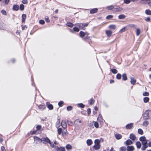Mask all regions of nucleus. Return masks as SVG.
I'll return each instance as SVG.
<instances>
[{
  "instance_id": "1",
  "label": "nucleus",
  "mask_w": 151,
  "mask_h": 151,
  "mask_svg": "<svg viewBox=\"0 0 151 151\" xmlns=\"http://www.w3.org/2000/svg\"><path fill=\"white\" fill-rule=\"evenodd\" d=\"M139 140L142 142L143 146L141 148L142 150H145L148 147L147 145L148 140L146 139V137L144 136L141 137L139 138Z\"/></svg>"
},
{
  "instance_id": "2",
  "label": "nucleus",
  "mask_w": 151,
  "mask_h": 151,
  "mask_svg": "<svg viewBox=\"0 0 151 151\" xmlns=\"http://www.w3.org/2000/svg\"><path fill=\"white\" fill-rule=\"evenodd\" d=\"M143 117L145 120L151 118V110L149 109L146 110L143 114Z\"/></svg>"
},
{
  "instance_id": "3",
  "label": "nucleus",
  "mask_w": 151,
  "mask_h": 151,
  "mask_svg": "<svg viewBox=\"0 0 151 151\" xmlns=\"http://www.w3.org/2000/svg\"><path fill=\"white\" fill-rule=\"evenodd\" d=\"M88 23H77L75 24V25L81 29L85 30V27L88 26Z\"/></svg>"
},
{
  "instance_id": "4",
  "label": "nucleus",
  "mask_w": 151,
  "mask_h": 151,
  "mask_svg": "<svg viewBox=\"0 0 151 151\" xmlns=\"http://www.w3.org/2000/svg\"><path fill=\"white\" fill-rule=\"evenodd\" d=\"M75 124L78 127H80L83 124L81 121L79 119H76L74 121Z\"/></svg>"
},
{
  "instance_id": "5",
  "label": "nucleus",
  "mask_w": 151,
  "mask_h": 151,
  "mask_svg": "<svg viewBox=\"0 0 151 151\" xmlns=\"http://www.w3.org/2000/svg\"><path fill=\"white\" fill-rule=\"evenodd\" d=\"M34 138L35 142L36 144H38L39 143L42 142L41 139H40L38 137H34Z\"/></svg>"
},
{
  "instance_id": "6",
  "label": "nucleus",
  "mask_w": 151,
  "mask_h": 151,
  "mask_svg": "<svg viewBox=\"0 0 151 151\" xmlns=\"http://www.w3.org/2000/svg\"><path fill=\"white\" fill-rule=\"evenodd\" d=\"M55 148L57 151H65L64 147H59L57 146H55Z\"/></svg>"
},
{
  "instance_id": "7",
  "label": "nucleus",
  "mask_w": 151,
  "mask_h": 151,
  "mask_svg": "<svg viewBox=\"0 0 151 151\" xmlns=\"http://www.w3.org/2000/svg\"><path fill=\"white\" fill-rule=\"evenodd\" d=\"M41 140L42 142V141L48 143L50 142V139L47 137L42 138H41Z\"/></svg>"
},
{
  "instance_id": "8",
  "label": "nucleus",
  "mask_w": 151,
  "mask_h": 151,
  "mask_svg": "<svg viewBox=\"0 0 151 151\" xmlns=\"http://www.w3.org/2000/svg\"><path fill=\"white\" fill-rule=\"evenodd\" d=\"M133 142L132 140L130 139H128L127 140L126 142H124V144L127 145H129L132 144Z\"/></svg>"
},
{
  "instance_id": "9",
  "label": "nucleus",
  "mask_w": 151,
  "mask_h": 151,
  "mask_svg": "<svg viewBox=\"0 0 151 151\" xmlns=\"http://www.w3.org/2000/svg\"><path fill=\"white\" fill-rule=\"evenodd\" d=\"M134 150V148L132 146H128L127 148V150L128 151H133Z\"/></svg>"
},
{
  "instance_id": "10",
  "label": "nucleus",
  "mask_w": 151,
  "mask_h": 151,
  "mask_svg": "<svg viewBox=\"0 0 151 151\" xmlns=\"http://www.w3.org/2000/svg\"><path fill=\"white\" fill-rule=\"evenodd\" d=\"M61 125L62 127L64 129H66L67 128V124L63 120L62 121Z\"/></svg>"
},
{
  "instance_id": "11",
  "label": "nucleus",
  "mask_w": 151,
  "mask_h": 151,
  "mask_svg": "<svg viewBox=\"0 0 151 151\" xmlns=\"http://www.w3.org/2000/svg\"><path fill=\"white\" fill-rule=\"evenodd\" d=\"M133 123H131L128 124L126 125V128L127 129H130L133 127Z\"/></svg>"
},
{
  "instance_id": "12",
  "label": "nucleus",
  "mask_w": 151,
  "mask_h": 151,
  "mask_svg": "<svg viewBox=\"0 0 151 151\" xmlns=\"http://www.w3.org/2000/svg\"><path fill=\"white\" fill-rule=\"evenodd\" d=\"M112 32L110 30H106V33L109 37H110L112 34Z\"/></svg>"
},
{
  "instance_id": "13",
  "label": "nucleus",
  "mask_w": 151,
  "mask_h": 151,
  "mask_svg": "<svg viewBox=\"0 0 151 151\" xmlns=\"http://www.w3.org/2000/svg\"><path fill=\"white\" fill-rule=\"evenodd\" d=\"M115 137L117 139H120L122 138V136L121 134H116L115 135Z\"/></svg>"
},
{
  "instance_id": "14",
  "label": "nucleus",
  "mask_w": 151,
  "mask_h": 151,
  "mask_svg": "<svg viewBox=\"0 0 151 151\" xmlns=\"http://www.w3.org/2000/svg\"><path fill=\"white\" fill-rule=\"evenodd\" d=\"M129 138L133 140H134L136 139V137L133 134H131L129 136Z\"/></svg>"
},
{
  "instance_id": "15",
  "label": "nucleus",
  "mask_w": 151,
  "mask_h": 151,
  "mask_svg": "<svg viewBox=\"0 0 151 151\" xmlns=\"http://www.w3.org/2000/svg\"><path fill=\"white\" fill-rule=\"evenodd\" d=\"M136 81V80L134 78H131L130 82L133 85L135 84Z\"/></svg>"
},
{
  "instance_id": "16",
  "label": "nucleus",
  "mask_w": 151,
  "mask_h": 151,
  "mask_svg": "<svg viewBox=\"0 0 151 151\" xmlns=\"http://www.w3.org/2000/svg\"><path fill=\"white\" fill-rule=\"evenodd\" d=\"M98 11L97 8H94L91 9L90 11V13L91 14H94L96 13Z\"/></svg>"
},
{
  "instance_id": "17",
  "label": "nucleus",
  "mask_w": 151,
  "mask_h": 151,
  "mask_svg": "<svg viewBox=\"0 0 151 151\" xmlns=\"http://www.w3.org/2000/svg\"><path fill=\"white\" fill-rule=\"evenodd\" d=\"M60 126V119H58L57 121L56 124V126L57 128H58Z\"/></svg>"
},
{
  "instance_id": "18",
  "label": "nucleus",
  "mask_w": 151,
  "mask_h": 151,
  "mask_svg": "<svg viewBox=\"0 0 151 151\" xmlns=\"http://www.w3.org/2000/svg\"><path fill=\"white\" fill-rule=\"evenodd\" d=\"M109 28L110 29L114 30L116 29V26L115 25L112 24L110 25L109 26Z\"/></svg>"
},
{
  "instance_id": "19",
  "label": "nucleus",
  "mask_w": 151,
  "mask_h": 151,
  "mask_svg": "<svg viewBox=\"0 0 151 151\" xmlns=\"http://www.w3.org/2000/svg\"><path fill=\"white\" fill-rule=\"evenodd\" d=\"M101 146L100 145H95L93 146V148L96 150H98L100 148Z\"/></svg>"
},
{
  "instance_id": "20",
  "label": "nucleus",
  "mask_w": 151,
  "mask_h": 151,
  "mask_svg": "<svg viewBox=\"0 0 151 151\" xmlns=\"http://www.w3.org/2000/svg\"><path fill=\"white\" fill-rule=\"evenodd\" d=\"M93 143V142L91 139H88L86 141V143L88 146L91 145Z\"/></svg>"
},
{
  "instance_id": "21",
  "label": "nucleus",
  "mask_w": 151,
  "mask_h": 151,
  "mask_svg": "<svg viewBox=\"0 0 151 151\" xmlns=\"http://www.w3.org/2000/svg\"><path fill=\"white\" fill-rule=\"evenodd\" d=\"M136 145L137 146V148L138 149L140 148L141 146V143L137 141L136 142Z\"/></svg>"
},
{
  "instance_id": "22",
  "label": "nucleus",
  "mask_w": 151,
  "mask_h": 151,
  "mask_svg": "<svg viewBox=\"0 0 151 151\" xmlns=\"http://www.w3.org/2000/svg\"><path fill=\"white\" fill-rule=\"evenodd\" d=\"M149 124V122L147 120H145L143 122L142 125L143 126L147 127Z\"/></svg>"
},
{
  "instance_id": "23",
  "label": "nucleus",
  "mask_w": 151,
  "mask_h": 151,
  "mask_svg": "<svg viewBox=\"0 0 151 151\" xmlns=\"http://www.w3.org/2000/svg\"><path fill=\"white\" fill-rule=\"evenodd\" d=\"M47 107L50 110H52L53 109V106L51 104H49L48 102L47 103Z\"/></svg>"
},
{
  "instance_id": "24",
  "label": "nucleus",
  "mask_w": 151,
  "mask_h": 151,
  "mask_svg": "<svg viewBox=\"0 0 151 151\" xmlns=\"http://www.w3.org/2000/svg\"><path fill=\"white\" fill-rule=\"evenodd\" d=\"M26 17V15L25 14H23L22 15V22H24Z\"/></svg>"
},
{
  "instance_id": "25",
  "label": "nucleus",
  "mask_w": 151,
  "mask_h": 151,
  "mask_svg": "<svg viewBox=\"0 0 151 151\" xmlns=\"http://www.w3.org/2000/svg\"><path fill=\"white\" fill-rule=\"evenodd\" d=\"M122 80L124 81H126L127 79V77L125 73H124L122 75Z\"/></svg>"
},
{
  "instance_id": "26",
  "label": "nucleus",
  "mask_w": 151,
  "mask_h": 151,
  "mask_svg": "<svg viewBox=\"0 0 151 151\" xmlns=\"http://www.w3.org/2000/svg\"><path fill=\"white\" fill-rule=\"evenodd\" d=\"M39 109L41 110H43L44 109L45 107V106L42 105H40L38 106Z\"/></svg>"
},
{
  "instance_id": "27",
  "label": "nucleus",
  "mask_w": 151,
  "mask_h": 151,
  "mask_svg": "<svg viewBox=\"0 0 151 151\" xmlns=\"http://www.w3.org/2000/svg\"><path fill=\"white\" fill-rule=\"evenodd\" d=\"M118 18L119 19H123L126 18V16L124 14H121L119 16Z\"/></svg>"
},
{
  "instance_id": "28",
  "label": "nucleus",
  "mask_w": 151,
  "mask_h": 151,
  "mask_svg": "<svg viewBox=\"0 0 151 151\" xmlns=\"http://www.w3.org/2000/svg\"><path fill=\"white\" fill-rule=\"evenodd\" d=\"M149 100V98L148 97H144L143 99L144 102L145 103L148 102Z\"/></svg>"
},
{
  "instance_id": "29",
  "label": "nucleus",
  "mask_w": 151,
  "mask_h": 151,
  "mask_svg": "<svg viewBox=\"0 0 151 151\" xmlns=\"http://www.w3.org/2000/svg\"><path fill=\"white\" fill-rule=\"evenodd\" d=\"M65 147L67 150H70L72 149V146L70 144L67 145Z\"/></svg>"
},
{
  "instance_id": "30",
  "label": "nucleus",
  "mask_w": 151,
  "mask_h": 151,
  "mask_svg": "<svg viewBox=\"0 0 151 151\" xmlns=\"http://www.w3.org/2000/svg\"><path fill=\"white\" fill-rule=\"evenodd\" d=\"M13 9L14 10L17 11L18 10L19 7L18 5H14Z\"/></svg>"
},
{
  "instance_id": "31",
  "label": "nucleus",
  "mask_w": 151,
  "mask_h": 151,
  "mask_svg": "<svg viewBox=\"0 0 151 151\" xmlns=\"http://www.w3.org/2000/svg\"><path fill=\"white\" fill-rule=\"evenodd\" d=\"M145 13L147 15H151V11L149 9H147L145 11Z\"/></svg>"
},
{
  "instance_id": "32",
  "label": "nucleus",
  "mask_w": 151,
  "mask_h": 151,
  "mask_svg": "<svg viewBox=\"0 0 151 151\" xmlns=\"http://www.w3.org/2000/svg\"><path fill=\"white\" fill-rule=\"evenodd\" d=\"M79 34L80 36L82 37H83L85 36V33L82 31H81L79 33Z\"/></svg>"
},
{
  "instance_id": "33",
  "label": "nucleus",
  "mask_w": 151,
  "mask_h": 151,
  "mask_svg": "<svg viewBox=\"0 0 151 151\" xmlns=\"http://www.w3.org/2000/svg\"><path fill=\"white\" fill-rule=\"evenodd\" d=\"M136 35L137 36L139 35L140 33V29L139 28H137L136 29Z\"/></svg>"
},
{
  "instance_id": "34",
  "label": "nucleus",
  "mask_w": 151,
  "mask_h": 151,
  "mask_svg": "<svg viewBox=\"0 0 151 151\" xmlns=\"http://www.w3.org/2000/svg\"><path fill=\"white\" fill-rule=\"evenodd\" d=\"M66 25L71 27H72L73 26V24L70 22H67L66 24Z\"/></svg>"
},
{
  "instance_id": "35",
  "label": "nucleus",
  "mask_w": 151,
  "mask_h": 151,
  "mask_svg": "<svg viewBox=\"0 0 151 151\" xmlns=\"http://www.w3.org/2000/svg\"><path fill=\"white\" fill-rule=\"evenodd\" d=\"M58 132L59 135L61 134L62 132V128H59L58 129Z\"/></svg>"
},
{
  "instance_id": "36",
  "label": "nucleus",
  "mask_w": 151,
  "mask_h": 151,
  "mask_svg": "<svg viewBox=\"0 0 151 151\" xmlns=\"http://www.w3.org/2000/svg\"><path fill=\"white\" fill-rule=\"evenodd\" d=\"M77 105L78 107L81 108H84L85 107V105L82 103L78 104Z\"/></svg>"
},
{
  "instance_id": "37",
  "label": "nucleus",
  "mask_w": 151,
  "mask_h": 151,
  "mask_svg": "<svg viewBox=\"0 0 151 151\" xmlns=\"http://www.w3.org/2000/svg\"><path fill=\"white\" fill-rule=\"evenodd\" d=\"M100 140L98 139H96L94 142L95 145H99Z\"/></svg>"
},
{
  "instance_id": "38",
  "label": "nucleus",
  "mask_w": 151,
  "mask_h": 151,
  "mask_svg": "<svg viewBox=\"0 0 151 151\" xmlns=\"http://www.w3.org/2000/svg\"><path fill=\"white\" fill-rule=\"evenodd\" d=\"M111 71L114 74L116 73L117 72V70L115 69H111Z\"/></svg>"
},
{
  "instance_id": "39",
  "label": "nucleus",
  "mask_w": 151,
  "mask_h": 151,
  "mask_svg": "<svg viewBox=\"0 0 151 151\" xmlns=\"http://www.w3.org/2000/svg\"><path fill=\"white\" fill-rule=\"evenodd\" d=\"M138 133L140 134H142L143 133V132L141 129H138Z\"/></svg>"
},
{
  "instance_id": "40",
  "label": "nucleus",
  "mask_w": 151,
  "mask_h": 151,
  "mask_svg": "<svg viewBox=\"0 0 151 151\" xmlns=\"http://www.w3.org/2000/svg\"><path fill=\"white\" fill-rule=\"evenodd\" d=\"M115 9H116V11H121L122 10V9L119 7H117L116 8H115Z\"/></svg>"
},
{
  "instance_id": "41",
  "label": "nucleus",
  "mask_w": 151,
  "mask_h": 151,
  "mask_svg": "<svg viewBox=\"0 0 151 151\" xmlns=\"http://www.w3.org/2000/svg\"><path fill=\"white\" fill-rule=\"evenodd\" d=\"M121 78V75L120 73H118L116 75V78L118 79H120Z\"/></svg>"
},
{
  "instance_id": "42",
  "label": "nucleus",
  "mask_w": 151,
  "mask_h": 151,
  "mask_svg": "<svg viewBox=\"0 0 151 151\" xmlns=\"http://www.w3.org/2000/svg\"><path fill=\"white\" fill-rule=\"evenodd\" d=\"M131 1V0H124V3L126 4H128Z\"/></svg>"
},
{
  "instance_id": "43",
  "label": "nucleus",
  "mask_w": 151,
  "mask_h": 151,
  "mask_svg": "<svg viewBox=\"0 0 151 151\" xmlns=\"http://www.w3.org/2000/svg\"><path fill=\"white\" fill-rule=\"evenodd\" d=\"M120 151H126V148L125 147H123L120 148Z\"/></svg>"
},
{
  "instance_id": "44",
  "label": "nucleus",
  "mask_w": 151,
  "mask_h": 151,
  "mask_svg": "<svg viewBox=\"0 0 151 151\" xmlns=\"http://www.w3.org/2000/svg\"><path fill=\"white\" fill-rule=\"evenodd\" d=\"M109 10H111L113 9L114 6L113 5H111L107 7Z\"/></svg>"
},
{
  "instance_id": "45",
  "label": "nucleus",
  "mask_w": 151,
  "mask_h": 151,
  "mask_svg": "<svg viewBox=\"0 0 151 151\" xmlns=\"http://www.w3.org/2000/svg\"><path fill=\"white\" fill-rule=\"evenodd\" d=\"M126 30V27H124V28L120 29L119 31L120 33H122L124 32Z\"/></svg>"
},
{
  "instance_id": "46",
  "label": "nucleus",
  "mask_w": 151,
  "mask_h": 151,
  "mask_svg": "<svg viewBox=\"0 0 151 151\" xmlns=\"http://www.w3.org/2000/svg\"><path fill=\"white\" fill-rule=\"evenodd\" d=\"M94 100L93 99H91L90 100V105H92L93 104L94 102Z\"/></svg>"
},
{
  "instance_id": "47",
  "label": "nucleus",
  "mask_w": 151,
  "mask_h": 151,
  "mask_svg": "<svg viewBox=\"0 0 151 151\" xmlns=\"http://www.w3.org/2000/svg\"><path fill=\"white\" fill-rule=\"evenodd\" d=\"M1 13L5 15H6V11L4 10H2L1 11Z\"/></svg>"
},
{
  "instance_id": "48",
  "label": "nucleus",
  "mask_w": 151,
  "mask_h": 151,
  "mask_svg": "<svg viewBox=\"0 0 151 151\" xmlns=\"http://www.w3.org/2000/svg\"><path fill=\"white\" fill-rule=\"evenodd\" d=\"M72 109V107L71 106H69L67 107V109L68 111H71Z\"/></svg>"
},
{
  "instance_id": "49",
  "label": "nucleus",
  "mask_w": 151,
  "mask_h": 151,
  "mask_svg": "<svg viewBox=\"0 0 151 151\" xmlns=\"http://www.w3.org/2000/svg\"><path fill=\"white\" fill-rule=\"evenodd\" d=\"M73 30L76 32H78L79 31V28L77 27H74L73 28Z\"/></svg>"
},
{
  "instance_id": "50",
  "label": "nucleus",
  "mask_w": 151,
  "mask_h": 151,
  "mask_svg": "<svg viewBox=\"0 0 151 151\" xmlns=\"http://www.w3.org/2000/svg\"><path fill=\"white\" fill-rule=\"evenodd\" d=\"M113 17V16L111 15H109L107 16L106 17V18L108 19H111Z\"/></svg>"
},
{
  "instance_id": "51",
  "label": "nucleus",
  "mask_w": 151,
  "mask_h": 151,
  "mask_svg": "<svg viewBox=\"0 0 151 151\" xmlns=\"http://www.w3.org/2000/svg\"><path fill=\"white\" fill-rule=\"evenodd\" d=\"M94 125L96 128L99 127V124L97 122H95L94 123Z\"/></svg>"
},
{
  "instance_id": "52",
  "label": "nucleus",
  "mask_w": 151,
  "mask_h": 151,
  "mask_svg": "<svg viewBox=\"0 0 151 151\" xmlns=\"http://www.w3.org/2000/svg\"><path fill=\"white\" fill-rule=\"evenodd\" d=\"M143 95L145 96H148L149 95V93L148 92H145L143 93Z\"/></svg>"
},
{
  "instance_id": "53",
  "label": "nucleus",
  "mask_w": 151,
  "mask_h": 151,
  "mask_svg": "<svg viewBox=\"0 0 151 151\" xmlns=\"http://www.w3.org/2000/svg\"><path fill=\"white\" fill-rule=\"evenodd\" d=\"M128 26L130 27H133L134 28H135L136 27L135 25L132 24H130L128 25Z\"/></svg>"
},
{
  "instance_id": "54",
  "label": "nucleus",
  "mask_w": 151,
  "mask_h": 151,
  "mask_svg": "<svg viewBox=\"0 0 151 151\" xmlns=\"http://www.w3.org/2000/svg\"><path fill=\"white\" fill-rule=\"evenodd\" d=\"M24 8V6L23 4H21L20 5V9L21 10H23Z\"/></svg>"
},
{
  "instance_id": "55",
  "label": "nucleus",
  "mask_w": 151,
  "mask_h": 151,
  "mask_svg": "<svg viewBox=\"0 0 151 151\" xmlns=\"http://www.w3.org/2000/svg\"><path fill=\"white\" fill-rule=\"evenodd\" d=\"M39 23L40 24H43L45 23V21L42 20H40L39 21Z\"/></svg>"
},
{
  "instance_id": "56",
  "label": "nucleus",
  "mask_w": 151,
  "mask_h": 151,
  "mask_svg": "<svg viewBox=\"0 0 151 151\" xmlns=\"http://www.w3.org/2000/svg\"><path fill=\"white\" fill-rule=\"evenodd\" d=\"M63 103V101H60L58 103V105L60 106H61Z\"/></svg>"
},
{
  "instance_id": "57",
  "label": "nucleus",
  "mask_w": 151,
  "mask_h": 151,
  "mask_svg": "<svg viewBox=\"0 0 151 151\" xmlns=\"http://www.w3.org/2000/svg\"><path fill=\"white\" fill-rule=\"evenodd\" d=\"M41 128V126L40 125H38L36 127V128L38 130H39Z\"/></svg>"
},
{
  "instance_id": "58",
  "label": "nucleus",
  "mask_w": 151,
  "mask_h": 151,
  "mask_svg": "<svg viewBox=\"0 0 151 151\" xmlns=\"http://www.w3.org/2000/svg\"><path fill=\"white\" fill-rule=\"evenodd\" d=\"M22 2L24 4H27L28 3V1L27 0H23Z\"/></svg>"
},
{
  "instance_id": "59",
  "label": "nucleus",
  "mask_w": 151,
  "mask_h": 151,
  "mask_svg": "<svg viewBox=\"0 0 151 151\" xmlns=\"http://www.w3.org/2000/svg\"><path fill=\"white\" fill-rule=\"evenodd\" d=\"M67 123L68 124L70 125H72L71 124H73V122L71 121H68L67 122Z\"/></svg>"
},
{
  "instance_id": "60",
  "label": "nucleus",
  "mask_w": 151,
  "mask_h": 151,
  "mask_svg": "<svg viewBox=\"0 0 151 151\" xmlns=\"http://www.w3.org/2000/svg\"><path fill=\"white\" fill-rule=\"evenodd\" d=\"M88 114V115L90 114L91 113V110L90 109L88 108L87 109Z\"/></svg>"
},
{
  "instance_id": "61",
  "label": "nucleus",
  "mask_w": 151,
  "mask_h": 151,
  "mask_svg": "<svg viewBox=\"0 0 151 151\" xmlns=\"http://www.w3.org/2000/svg\"><path fill=\"white\" fill-rule=\"evenodd\" d=\"M49 143L51 147H52V148H53L54 147H55L54 144L51 143V141H50V142Z\"/></svg>"
},
{
  "instance_id": "62",
  "label": "nucleus",
  "mask_w": 151,
  "mask_h": 151,
  "mask_svg": "<svg viewBox=\"0 0 151 151\" xmlns=\"http://www.w3.org/2000/svg\"><path fill=\"white\" fill-rule=\"evenodd\" d=\"M145 20L147 22H150V17H147L145 19Z\"/></svg>"
},
{
  "instance_id": "63",
  "label": "nucleus",
  "mask_w": 151,
  "mask_h": 151,
  "mask_svg": "<svg viewBox=\"0 0 151 151\" xmlns=\"http://www.w3.org/2000/svg\"><path fill=\"white\" fill-rule=\"evenodd\" d=\"M1 149L2 151H6L5 148L4 146H2L1 147Z\"/></svg>"
},
{
  "instance_id": "64",
  "label": "nucleus",
  "mask_w": 151,
  "mask_h": 151,
  "mask_svg": "<svg viewBox=\"0 0 151 151\" xmlns=\"http://www.w3.org/2000/svg\"><path fill=\"white\" fill-rule=\"evenodd\" d=\"M45 20L46 22H49L50 21V20L48 18H46Z\"/></svg>"
}]
</instances>
